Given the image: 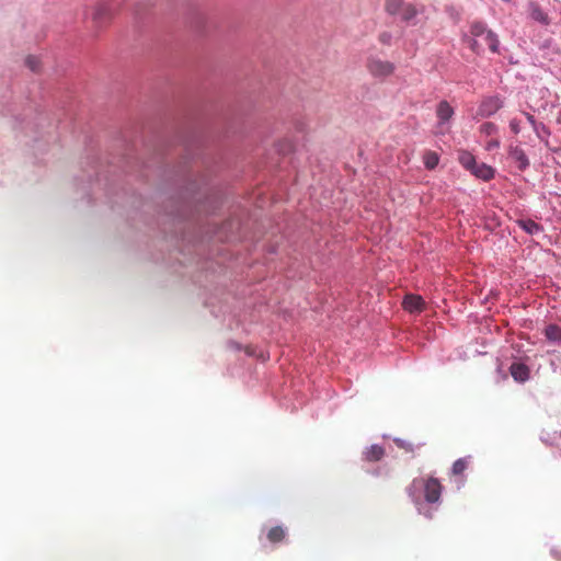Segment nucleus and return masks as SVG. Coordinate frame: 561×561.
<instances>
[{
	"label": "nucleus",
	"mask_w": 561,
	"mask_h": 561,
	"mask_svg": "<svg viewBox=\"0 0 561 561\" xmlns=\"http://www.w3.org/2000/svg\"><path fill=\"white\" fill-rule=\"evenodd\" d=\"M458 160L460 164L469 171H471L477 163L476 158L469 152H460Z\"/></svg>",
	"instance_id": "nucleus-21"
},
{
	"label": "nucleus",
	"mask_w": 561,
	"mask_h": 561,
	"mask_svg": "<svg viewBox=\"0 0 561 561\" xmlns=\"http://www.w3.org/2000/svg\"><path fill=\"white\" fill-rule=\"evenodd\" d=\"M113 16L112 7L107 2H99L92 11V21L96 28L106 25Z\"/></svg>",
	"instance_id": "nucleus-5"
},
{
	"label": "nucleus",
	"mask_w": 561,
	"mask_h": 561,
	"mask_svg": "<svg viewBox=\"0 0 561 561\" xmlns=\"http://www.w3.org/2000/svg\"><path fill=\"white\" fill-rule=\"evenodd\" d=\"M470 457L459 458L453 463V476H461L468 468Z\"/></svg>",
	"instance_id": "nucleus-18"
},
{
	"label": "nucleus",
	"mask_w": 561,
	"mask_h": 561,
	"mask_svg": "<svg viewBox=\"0 0 561 561\" xmlns=\"http://www.w3.org/2000/svg\"><path fill=\"white\" fill-rule=\"evenodd\" d=\"M366 69L373 78L385 80L394 73L396 65L377 56H370L366 60Z\"/></svg>",
	"instance_id": "nucleus-4"
},
{
	"label": "nucleus",
	"mask_w": 561,
	"mask_h": 561,
	"mask_svg": "<svg viewBox=\"0 0 561 561\" xmlns=\"http://www.w3.org/2000/svg\"><path fill=\"white\" fill-rule=\"evenodd\" d=\"M394 443H396V445H397L398 447H400V448H403V449H405V450H408V451H413L412 444H410V443H409V444H405V443H404L403 440H401V439H396V440H394Z\"/></svg>",
	"instance_id": "nucleus-24"
},
{
	"label": "nucleus",
	"mask_w": 561,
	"mask_h": 561,
	"mask_svg": "<svg viewBox=\"0 0 561 561\" xmlns=\"http://www.w3.org/2000/svg\"><path fill=\"white\" fill-rule=\"evenodd\" d=\"M405 3L403 0H386L385 10L390 15H399Z\"/></svg>",
	"instance_id": "nucleus-17"
},
{
	"label": "nucleus",
	"mask_w": 561,
	"mask_h": 561,
	"mask_svg": "<svg viewBox=\"0 0 561 561\" xmlns=\"http://www.w3.org/2000/svg\"><path fill=\"white\" fill-rule=\"evenodd\" d=\"M378 39L383 45H390L392 41V35L389 32H382L379 34Z\"/></svg>",
	"instance_id": "nucleus-23"
},
{
	"label": "nucleus",
	"mask_w": 561,
	"mask_h": 561,
	"mask_svg": "<svg viewBox=\"0 0 561 561\" xmlns=\"http://www.w3.org/2000/svg\"><path fill=\"white\" fill-rule=\"evenodd\" d=\"M517 224L523 230H525L529 234H536L542 231L541 226L531 219H519Z\"/></svg>",
	"instance_id": "nucleus-15"
},
{
	"label": "nucleus",
	"mask_w": 561,
	"mask_h": 561,
	"mask_svg": "<svg viewBox=\"0 0 561 561\" xmlns=\"http://www.w3.org/2000/svg\"><path fill=\"white\" fill-rule=\"evenodd\" d=\"M545 336L550 342L561 343V328L557 324H549L545 328Z\"/></svg>",
	"instance_id": "nucleus-16"
},
{
	"label": "nucleus",
	"mask_w": 561,
	"mask_h": 561,
	"mask_svg": "<svg viewBox=\"0 0 561 561\" xmlns=\"http://www.w3.org/2000/svg\"><path fill=\"white\" fill-rule=\"evenodd\" d=\"M385 456V448L380 445H371L363 453L364 460L368 462H376Z\"/></svg>",
	"instance_id": "nucleus-10"
},
{
	"label": "nucleus",
	"mask_w": 561,
	"mask_h": 561,
	"mask_svg": "<svg viewBox=\"0 0 561 561\" xmlns=\"http://www.w3.org/2000/svg\"><path fill=\"white\" fill-rule=\"evenodd\" d=\"M402 306H403L404 310H407L411 313L421 312V311H423V309L425 307V301L423 300V298L421 296L410 294L403 298Z\"/></svg>",
	"instance_id": "nucleus-7"
},
{
	"label": "nucleus",
	"mask_w": 561,
	"mask_h": 561,
	"mask_svg": "<svg viewBox=\"0 0 561 561\" xmlns=\"http://www.w3.org/2000/svg\"><path fill=\"white\" fill-rule=\"evenodd\" d=\"M484 127L486 129L488 135L490 134V129H494V126L492 124H485Z\"/></svg>",
	"instance_id": "nucleus-26"
},
{
	"label": "nucleus",
	"mask_w": 561,
	"mask_h": 561,
	"mask_svg": "<svg viewBox=\"0 0 561 561\" xmlns=\"http://www.w3.org/2000/svg\"><path fill=\"white\" fill-rule=\"evenodd\" d=\"M295 127L299 131H305L306 128H307V124L304 123V122H298V123L295 124Z\"/></svg>",
	"instance_id": "nucleus-25"
},
{
	"label": "nucleus",
	"mask_w": 561,
	"mask_h": 561,
	"mask_svg": "<svg viewBox=\"0 0 561 561\" xmlns=\"http://www.w3.org/2000/svg\"><path fill=\"white\" fill-rule=\"evenodd\" d=\"M267 540L271 543H279L286 537V530L282 526H274L267 531Z\"/></svg>",
	"instance_id": "nucleus-14"
},
{
	"label": "nucleus",
	"mask_w": 561,
	"mask_h": 561,
	"mask_svg": "<svg viewBox=\"0 0 561 561\" xmlns=\"http://www.w3.org/2000/svg\"><path fill=\"white\" fill-rule=\"evenodd\" d=\"M399 15L403 21L409 22L417 15V10L414 4L405 3V5L402 7V10L399 13Z\"/></svg>",
	"instance_id": "nucleus-19"
},
{
	"label": "nucleus",
	"mask_w": 561,
	"mask_h": 561,
	"mask_svg": "<svg viewBox=\"0 0 561 561\" xmlns=\"http://www.w3.org/2000/svg\"><path fill=\"white\" fill-rule=\"evenodd\" d=\"M476 178L483 181H489L494 176V170L485 163H476V167L470 171Z\"/></svg>",
	"instance_id": "nucleus-12"
},
{
	"label": "nucleus",
	"mask_w": 561,
	"mask_h": 561,
	"mask_svg": "<svg viewBox=\"0 0 561 561\" xmlns=\"http://www.w3.org/2000/svg\"><path fill=\"white\" fill-rule=\"evenodd\" d=\"M511 128L515 134H519L522 130L526 131L522 136L531 138V133L535 134L536 137L543 139L548 136V131L545 126L537 125L534 117L527 113L523 114L522 119H513L511 122Z\"/></svg>",
	"instance_id": "nucleus-3"
},
{
	"label": "nucleus",
	"mask_w": 561,
	"mask_h": 561,
	"mask_svg": "<svg viewBox=\"0 0 561 561\" xmlns=\"http://www.w3.org/2000/svg\"><path fill=\"white\" fill-rule=\"evenodd\" d=\"M510 373L514 380L524 382L529 378V368L523 363H513L510 367Z\"/></svg>",
	"instance_id": "nucleus-9"
},
{
	"label": "nucleus",
	"mask_w": 561,
	"mask_h": 561,
	"mask_svg": "<svg viewBox=\"0 0 561 561\" xmlns=\"http://www.w3.org/2000/svg\"><path fill=\"white\" fill-rule=\"evenodd\" d=\"M26 65L30 67L31 70L37 71L39 68V60L34 56H28L26 58Z\"/></svg>",
	"instance_id": "nucleus-22"
},
{
	"label": "nucleus",
	"mask_w": 561,
	"mask_h": 561,
	"mask_svg": "<svg viewBox=\"0 0 561 561\" xmlns=\"http://www.w3.org/2000/svg\"><path fill=\"white\" fill-rule=\"evenodd\" d=\"M470 35L466 36L465 39L469 44L470 49L476 54H481L483 50V45L481 41L484 42L490 48L492 53H499V38L495 33L486 27V25L482 22H473L470 25Z\"/></svg>",
	"instance_id": "nucleus-1"
},
{
	"label": "nucleus",
	"mask_w": 561,
	"mask_h": 561,
	"mask_svg": "<svg viewBox=\"0 0 561 561\" xmlns=\"http://www.w3.org/2000/svg\"><path fill=\"white\" fill-rule=\"evenodd\" d=\"M510 157L513 161L516 162L519 170H524L528 167V159L522 149L517 147L512 148L510 151Z\"/></svg>",
	"instance_id": "nucleus-13"
},
{
	"label": "nucleus",
	"mask_w": 561,
	"mask_h": 561,
	"mask_svg": "<svg viewBox=\"0 0 561 561\" xmlns=\"http://www.w3.org/2000/svg\"><path fill=\"white\" fill-rule=\"evenodd\" d=\"M528 8H529L530 18L533 20H535L543 25H548L550 23L548 15L542 11V9L539 7L538 3L529 2Z\"/></svg>",
	"instance_id": "nucleus-11"
},
{
	"label": "nucleus",
	"mask_w": 561,
	"mask_h": 561,
	"mask_svg": "<svg viewBox=\"0 0 561 561\" xmlns=\"http://www.w3.org/2000/svg\"><path fill=\"white\" fill-rule=\"evenodd\" d=\"M439 157L434 151H427L423 156V162L426 169L433 170L437 167Z\"/></svg>",
	"instance_id": "nucleus-20"
},
{
	"label": "nucleus",
	"mask_w": 561,
	"mask_h": 561,
	"mask_svg": "<svg viewBox=\"0 0 561 561\" xmlns=\"http://www.w3.org/2000/svg\"><path fill=\"white\" fill-rule=\"evenodd\" d=\"M454 115L453 106L445 100L440 101L436 107V116L440 125L449 122Z\"/></svg>",
	"instance_id": "nucleus-8"
},
{
	"label": "nucleus",
	"mask_w": 561,
	"mask_h": 561,
	"mask_svg": "<svg viewBox=\"0 0 561 561\" xmlns=\"http://www.w3.org/2000/svg\"><path fill=\"white\" fill-rule=\"evenodd\" d=\"M503 106V100L497 95L484 98L479 105L478 114L482 117H489L496 113Z\"/></svg>",
	"instance_id": "nucleus-6"
},
{
	"label": "nucleus",
	"mask_w": 561,
	"mask_h": 561,
	"mask_svg": "<svg viewBox=\"0 0 561 561\" xmlns=\"http://www.w3.org/2000/svg\"><path fill=\"white\" fill-rule=\"evenodd\" d=\"M424 491V499L427 503H436L439 501L443 485L439 480L436 478H415L412 480L411 484L407 488V492L409 496L417 503L420 501V496L417 495L419 491Z\"/></svg>",
	"instance_id": "nucleus-2"
}]
</instances>
